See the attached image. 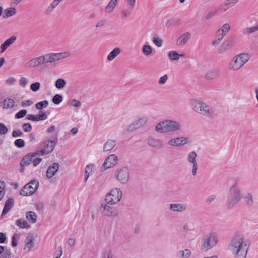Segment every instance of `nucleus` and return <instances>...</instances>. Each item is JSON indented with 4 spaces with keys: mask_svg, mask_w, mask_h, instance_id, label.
Listing matches in <instances>:
<instances>
[{
    "mask_svg": "<svg viewBox=\"0 0 258 258\" xmlns=\"http://www.w3.org/2000/svg\"><path fill=\"white\" fill-rule=\"evenodd\" d=\"M229 248L234 258H246L248 246L243 235L235 234L230 243Z\"/></svg>",
    "mask_w": 258,
    "mask_h": 258,
    "instance_id": "f257e3e1",
    "label": "nucleus"
},
{
    "mask_svg": "<svg viewBox=\"0 0 258 258\" xmlns=\"http://www.w3.org/2000/svg\"><path fill=\"white\" fill-rule=\"evenodd\" d=\"M93 165L90 164L88 165L85 168V181H87L90 175H91L92 172Z\"/></svg>",
    "mask_w": 258,
    "mask_h": 258,
    "instance_id": "58836bf2",
    "label": "nucleus"
},
{
    "mask_svg": "<svg viewBox=\"0 0 258 258\" xmlns=\"http://www.w3.org/2000/svg\"><path fill=\"white\" fill-rule=\"evenodd\" d=\"M54 149L53 146H44V148L36 151L34 154L36 155H45L52 152Z\"/></svg>",
    "mask_w": 258,
    "mask_h": 258,
    "instance_id": "bb28decb",
    "label": "nucleus"
},
{
    "mask_svg": "<svg viewBox=\"0 0 258 258\" xmlns=\"http://www.w3.org/2000/svg\"><path fill=\"white\" fill-rule=\"evenodd\" d=\"M34 246V238L32 235L26 237L25 241V246L24 249H27V251H30Z\"/></svg>",
    "mask_w": 258,
    "mask_h": 258,
    "instance_id": "a878e982",
    "label": "nucleus"
},
{
    "mask_svg": "<svg viewBox=\"0 0 258 258\" xmlns=\"http://www.w3.org/2000/svg\"><path fill=\"white\" fill-rule=\"evenodd\" d=\"M146 122L147 119L144 118L135 120L129 125L128 131L130 132H133V131L138 129L144 126Z\"/></svg>",
    "mask_w": 258,
    "mask_h": 258,
    "instance_id": "f3484780",
    "label": "nucleus"
},
{
    "mask_svg": "<svg viewBox=\"0 0 258 258\" xmlns=\"http://www.w3.org/2000/svg\"><path fill=\"white\" fill-rule=\"evenodd\" d=\"M40 87V83L39 82H35L31 84L30 86V89L32 91L36 92L38 91Z\"/></svg>",
    "mask_w": 258,
    "mask_h": 258,
    "instance_id": "8fccbe9b",
    "label": "nucleus"
},
{
    "mask_svg": "<svg viewBox=\"0 0 258 258\" xmlns=\"http://www.w3.org/2000/svg\"><path fill=\"white\" fill-rule=\"evenodd\" d=\"M17 39V37L15 35L12 36L10 38L5 41L1 45V53H4L6 50L12 44H13Z\"/></svg>",
    "mask_w": 258,
    "mask_h": 258,
    "instance_id": "a211bd4d",
    "label": "nucleus"
},
{
    "mask_svg": "<svg viewBox=\"0 0 258 258\" xmlns=\"http://www.w3.org/2000/svg\"><path fill=\"white\" fill-rule=\"evenodd\" d=\"M8 132V128L4 124L0 123V134H5Z\"/></svg>",
    "mask_w": 258,
    "mask_h": 258,
    "instance_id": "bf43d9fd",
    "label": "nucleus"
},
{
    "mask_svg": "<svg viewBox=\"0 0 258 258\" xmlns=\"http://www.w3.org/2000/svg\"><path fill=\"white\" fill-rule=\"evenodd\" d=\"M26 217L29 222L35 223L36 222L37 216L34 212L29 211L26 213Z\"/></svg>",
    "mask_w": 258,
    "mask_h": 258,
    "instance_id": "c756f323",
    "label": "nucleus"
},
{
    "mask_svg": "<svg viewBox=\"0 0 258 258\" xmlns=\"http://www.w3.org/2000/svg\"><path fill=\"white\" fill-rule=\"evenodd\" d=\"M230 46L229 43L228 42L225 41L220 45V47L218 50V52L219 54H223L225 51L230 49Z\"/></svg>",
    "mask_w": 258,
    "mask_h": 258,
    "instance_id": "2f4dec72",
    "label": "nucleus"
},
{
    "mask_svg": "<svg viewBox=\"0 0 258 258\" xmlns=\"http://www.w3.org/2000/svg\"><path fill=\"white\" fill-rule=\"evenodd\" d=\"M162 142L158 139H151L148 141V145H161Z\"/></svg>",
    "mask_w": 258,
    "mask_h": 258,
    "instance_id": "de8ad7c7",
    "label": "nucleus"
},
{
    "mask_svg": "<svg viewBox=\"0 0 258 258\" xmlns=\"http://www.w3.org/2000/svg\"><path fill=\"white\" fill-rule=\"evenodd\" d=\"M39 182L34 180L25 185L20 190V194L22 196H29L34 194L39 186Z\"/></svg>",
    "mask_w": 258,
    "mask_h": 258,
    "instance_id": "1a4fd4ad",
    "label": "nucleus"
},
{
    "mask_svg": "<svg viewBox=\"0 0 258 258\" xmlns=\"http://www.w3.org/2000/svg\"><path fill=\"white\" fill-rule=\"evenodd\" d=\"M244 200L248 206H252L253 205L252 195L250 193L246 194L244 196Z\"/></svg>",
    "mask_w": 258,
    "mask_h": 258,
    "instance_id": "72a5a7b5",
    "label": "nucleus"
},
{
    "mask_svg": "<svg viewBox=\"0 0 258 258\" xmlns=\"http://www.w3.org/2000/svg\"><path fill=\"white\" fill-rule=\"evenodd\" d=\"M49 102L47 100H43L38 102L35 105V107L37 109L41 110L43 108H45L48 106Z\"/></svg>",
    "mask_w": 258,
    "mask_h": 258,
    "instance_id": "ea45409f",
    "label": "nucleus"
},
{
    "mask_svg": "<svg viewBox=\"0 0 258 258\" xmlns=\"http://www.w3.org/2000/svg\"><path fill=\"white\" fill-rule=\"evenodd\" d=\"M179 21V20H177V19L172 18L170 20H168L166 22L165 25L167 27H170L176 24H178Z\"/></svg>",
    "mask_w": 258,
    "mask_h": 258,
    "instance_id": "09e8293b",
    "label": "nucleus"
},
{
    "mask_svg": "<svg viewBox=\"0 0 258 258\" xmlns=\"http://www.w3.org/2000/svg\"><path fill=\"white\" fill-rule=\"evenodd\" d=\"M230 29V25L228 23L224 24L218 30L221 32V36L224 38Z\"/></svg>",
    "mask_w": 258,
    "mask_h": 258,
    "instance_id": "c9c22d12",
    "label": "nucleus"
},
{
    "mask_svg": "<svg viewBox=\"0 0 258 258\" xmlns=\"http://www.w3.org/2000/svg\"><path fill=\"white\" fill-rule=\"evenodd\" d=\"M114 176L121 184H126L130 179L129 170L126 167L121 168L115 172Z\"/></svg>",
    "mask_w": 258,
    "mask_h": 258,
    "instance_id": "9b49d317",
    "label": "nucleus"
},
{
    "mask_svg": "<svg viewBox=\"0 0 258 258\" xmlns=\"http://www.w3.org/2000/svg\"><path fill=\"white\" fill-rule=\"evenodd\" d=\"M57 137L55 135L52 137L51 139H48L43 142V145H49V143L51 144V145H55L58 143L57 142Z\"/></svg>",
    "mask_w": 258,
    "mask_h": 258,
    "instance_id": "4c0bfd02",
    "label": "nucleus"
},
{
    "mask_svg": "<svg viewBox=\"0 0 258 258\" xmlns=\"http://www.w3.org/2000/svg\"><path fill=\"white\" fill-rule=\"evenodd\" d=\"M5 194V183L4 182H0V200H1L3 198Z\"/></svg>",
    "mask_w": 258,
    "mask_h": 258,
    "instance_id": "603ef678",
    "label": "nucleus"
},
{
    "mask_svg": "<svg viewBox=\"0 0 258 258\" xmlns=\"http://www.w3.org/2000/svg\"><path fill=\"white\" fill-rule=\"evenodd\" d=\"M249 57L247 54H240L232 59L229 64V69L236 71L244 66L249 60Z\"/></svg>",
    "mask_w": 258,
    "mask_h": 258,
    "instance_id": "39448f33",
    "label": "nucleus"
},
{
    "mask_svg": "<svg viewBox=\"0 0 258 258\" xmlns=\"http://www.w3.org/2000/svg\"><path fill=\"white\" fill-rule=\"evenodd\" d=\"M183 231L186 233V235H189L192 233L193 231L191 224L186 223L183 227Z\"/></svg>",
    "mask_w": 258,
    "mask_h": 258,
    "instance_id": "37998d69",
    "label": "nucleus"
},
{
    "mask_svg": "<svg viewBox=\"0 0 258 258\" xmlns=\"http://www.w3.org/2000/svg\"><path fill=\"white\" fill-rule=\"evenodd\" d=\"M117 157L114 154L109 155L105 160L103 165L102 169L103 170L108 169L117 163Z\"/></svg>",
    "mask_w": 258,
    "mask_h": 258,
    "instance_id": "ddd939ff",
    "label": "nucleus"
},
{
    "mask_svg": "<svg viewBox=\"0 0 258 258\" xmlns=\"http://www.w3.org/2000/svg\"><path fill=\"white\" fill-rule=\"evenodd\" d=\"M191 34L189 32H186L180 35L177 39L176 44L178 46H182L184 45L189 39Z\"/></svg>",
    "mask_w": 258,
    "mask_h": 258,
    "instance_id": "aec40b11",
    "label": "nucleus"
},
{
    "mask_svg": "<svg viewBox=\"0 0 258 258\" xmlns=\"http://www.w3.org/2000/svg\"><path fill=\"white\" fill-rule=\"evenodd\" d=\"M168 79L167 75H164L161 77L159 80L158 83L160 85L164 84Z\"/></svg>",
    "mask_w": 258,
    "mask_h": 258,
    "instance_id": "4d7b16f0",
    "label": "nucleus"
},
{
    "mask_svg": "<svg viewBox=\"0 0 258 258\" xmlns=\"http://www.w3.org/2000/svg\"><path fill=\"white\" fill-rule=\"evenodd\" d=\"M142 51L146 56H149L152 52V48L150 45H144L142 47Z\"/></svg>",
    "mask_w": 258,
    "mask_h": 258,
    "instance_id": "a19ab883",
    "label": "nucleus"
},
{
    "mask_svg": "<svg viewBox=\"0 0 258 258\" xmlns=\"http://www.w3.org/2000/svg\"><path fill=\"white\" fill-rule=\"evenodd\" d=\"M216 196L215 195H210L207 198V199L206 200V202L208 204H210L212 203V202L213 201H214L216 199Z\"/></svg>",
    "mask_w": 258,
    "mask_h": 258,
    "instance_id": "680f3d73",
    "label": "nucleus"
},
{
    "mask_svg": "<svg viewBox=\"0 0 258 258\" xmlns=\"http://www.w3.org/2000/svg\"><path fill=\"white\" fill-rule=\"evenodd\" d=\"M238 0H227L224 4V6H227L228 8H230L234 6L238 2Z\"/></svg>",
    "mask_w": 258,
    "mask_h": 258,
    "instance_id": "864d4df0",
    "label": "nucleus"
},
{
    "mask_svg": "<svg viewBox=\"0 0 258 258\" xmlns=\"http://www.w3.org/2000/svg\"><path fill=\"white\" fill-rule=\"evenodd\" d=\"M117 3V0H111L105 8V11L109 13L112 11Z\"/></svg>",
    "mask_w": 258,
    "mask_h": 258,
    "instance_id": "e433bc0d",
    "label": "nucleus"
},
{
    "mask_svg": "<svg viewBox=\"0 0 258 258\" xmlns=\"http://www.w3.org/2000/svg\"><path fill=\"white\" fill-rule=\"evenodd\" d=\"M191 251L187 248L179 250L176 254L178 258H189L191 255Z\"/></svg>",
    "mask_w": 258,
    "mask_h": 258,
    "instance_id": "5701e85b",
    "label": "nucleus"
},
{
    "mask_svg": "<svg viewBox=\"0 0 258 258\" xmlns=\"http://www.w3.org/2000/svg\"><path fill=\"white\" fill-rule=\"evenodd\" d=\"M153 42L158 47L162 46V40L159 37H154L153 38Z\"/></svg>",
    "mask_w": 258,
    "mask_h": 258,
    "instance_id": "5fc2aeb1",
    "label": "nucleus"
},
{
    "mask_svg": "<svg viewBox=\"0 0 258 258\" xmlns=\"http://www.w3.org/2000/svg\"><path fill=\"white\" fill-rule=\"evenodd\" d=\"M47 118V115L45 112L39 111L38 115L28 114L26 115V119L33 121H38L45 120Z\"/></svg>",
    "mask_w": 258,
    "mask_h": 258,
    "instance_id": "2eb2a0df",
    "label": "nucleus"
},
{
    "mask_svg": "<svg viewBox=\"0 0 258 258\" xmlns=\"http://www.w3.org/2000/svg\"><path fill=\"white\" fill-rule=\"evenodd\" d=\"M169 210L174 212L182 213L186 211V205L181 203H171L169 205Z\"/></svg>",
    "mask_w": 258,
    "mask_h": 258,
    "instance_id": "dca6fc26",
    "label": "nucleus"
},
{
    "mask_svg": "<svg viewBox=\"0 0 258 258\" xmlns=\"http://www.w3.org/2000/svg\"><path fill=\"white\" fill-rule=\"evenodd\" d=\"M32 160L34 167L37 166L42 161V159L40 158H33Z\"/></svg>",
    "mask_w": 258,
    "mask_h": 258,
    "instance_id": "e2e57ef3",
    "label": "nucleus"
},
{
    "mask_svg": "<svg viewBox=\"0 0 258 258\" xmlns=\"http://www.w3.org/2000/svg\"><path fill=\"white\" fill-rule=\"evenodd\" d=\"M16 224L19 228L22 229H27L30 227V225L28 224V222L22 218L19 219L16 221Z\"/></svg>",
    "mask_w": 258,
    "mask_h": 258,
    "instance_id": "c85d7f7f",
    "label": "nucleus"
},
{
    "mask_svg": "<svg viewBox=\"0 0 258 258\" xmlns=\"http://www.w3.org/2000/svg\"><path fill=\"white\" fill-rule=\"evenodd\" d=\"M70 54L68 52L52 53L43 56L44 63H50L51 67H54L59 60L67 58Z\"/></svg>",
    "mask_w": 258,
    "mask_h": 258,
    "instance_id": "0eeeda50",
    "label": "nucleus"
},
{
    "mask_svg": "<svg viewBox=\"0 0 258 258\" xmlns=\"http://www.w3.org/2000/svg\"><path fill=\"white\" fill-rule=\"evenodd\" d=\"M66 84V81L63 79H58L55 82V86L57 89H61L64 88Z\"/></svg>",
    "mask_w": 258,
    "mask_h": 258,
    "instance_id": "79ce46f5",
    "label": "nucleus"
},
{
    "mask_svg": "<svg viewBox=\"0 0 258 258\" xmlns=\"http://www.w3.org/2000/svg\"><path fill=\"white\" fill-rule=\"evenodd\" d=\"M62 96L60 94H56L54 95L52 99L54 104L58 105L62 101Z\"/></svg>",
    "mask_w": 258,
    "mask_h": 258,
    "instance_id": "c03bdc74",
    "label": "nucleus"
},
{
    "mask_svg": "<svg viewBox=\"0 0 258 258\" xmlns=\"http://www.w3.org/2000/svg\"><path fill=\"white\" fill-rule=\"evenodd\" d=\"M223 39V37H222V36H221L220 37L216 38V40H214L212 42V45L215 46L218 45V44H219V43L221 42V41Z\"/></svg>",
    "mask_w": 258,
    "mask_h": 258,
    "instance_id": "69168bd1",
    "label": "nucleus"
},
{
    "mask_svg": "<svg viewBox=\"0 0 258 258\" xmlns=\"http://www.w3.org/2000/svg\"><path fill=\"white\" fill-rule=\"evenodd\" d=\"M27 110L25 109H22L19 111L15 115V118L16 119H20L24 117L27 114Z\"/></svg>",
    "mask_w": 258,
    "mask_h": 258,
    "instance_id": "49530a36",
    "label": "nucleus"
},
{
    "mask_svg": "<svg viewBox=\"0 0 258 258\" xmlns=\"http://www.w3.org/2000/svg\"><path fill=\"white\" fill-rule=\"evenodd\" d=\"M258 31V27L257 25L250 28H246L244 30V33L249 34Z\"/></svg>",
    "mask_w": 258,
    "mask_h": 258,
    "instance_id": "a18cd8bd",
    "label": "nucleus"
},
{
    "mask_svg": "<svg viewBox=\"0 0 258 258\" xmlns=\"http://www.w3.org/2000/svg\"><path fill=\"white\" fill-rule=\"evenodd\" d=\"M44 63L43 56H40L37 58H35L31 59L29 62V67H38L42 64Z\"/></svg>",
    "mask_w": 258,
    "mask_h": 258,
    "instance_id": "393cba45",
    "label": "nucleus"
},
{
    "mask_svg": "<svg viewBox=\"0 0 258 258\" xmlns=\"http://www.w3.org/2000/svg\"><path fill=\"white\" fill-rule=\"evenodd\" d=\"M36 209L38 211H42L44 207V204L42 202H38L35 204Z\"/></svg>",
    "mask_w": 258,
    "mask_h": 258,
    "instance_id": "6e6d98bb",
    "label": "nucleus"
},
{
    "mask_svg": "<svg viewBox=\"0 0 258 258\" xmlns=\"http://www.w3.org/2000/svg\"><path fill=\"white\" fill-rule=\"evenodd\" d=\"M191 143V140L190 138L180 137L170 139L168 144L169 145H184Z\"/></svg>",
    "mask_w": 258,
    "mask_h": 258,
    "instance_id": "f8f14e48",
    "label": "nucleus"
},
{
    "mask_svg": "<svg viewBox=\"0 0 258 258\" xmlns=\"http://www.w3.org/2000/svg\"><path fill=\"white\" fill-rule=\"evenodd\" d=\"M120 53V49L119 48L114 49L108 55V61H112Z\"/></svg>",
    "mask_w": 258,
    "mask_h": 258,
    "instance_id": "473e14b6",
    "label": "nucleus"
},
{
    "mask_svg": "<svg viewBox=\"0 0 258 258\" xmlns=\"http://www.w3.org/2000/svg\"><path fill=\"white\" fill-rule=\"evenodd\" d=\"M28 81L25 77H22L20 80V85L24 87L27 85Z\"/></svg>",
    "mask_w": 258,
    "mask_h": 258,
    "instance_id": "0e129e2a",
    "label": "nucleus"
},
{
    "mask_svg": "<svg viewBox=\"0 0 258 258\" xmlns=\"http://www.w3.org/2000/svg\"><path fill=\"white\" fill-rule=\"evenodd\" d=\"M192 108L196 112L203 116L210 118L213 116L214 113L213 110L203 102L200 101H195L192 104Z\"/></svg>",
    "mask_w": 258,
    "mask_h": 258,
    "instance_id": "423d86ee",
    "label": "nucleus"
},
{
    "mask_svg": "<svg viewBox=\"0 0 258 258\" xmlns=\"http://www.w3.org/2000/svg\"><path fill=\"white\" fill-rule=\"evenodd\" d=\"M36 156V155L34 153L32 154H27L25 155L22 159L21 162V165L27 166L30 164L34 157Z\"/></svg>",
    "mask_w": 258,
    "mask_h": 258,
    "instance_id": "b1692460",
    "label": "nucleus"
},
{
    "mask_svg": "<svg viewBox=\"0 0 258 258\" xmlns=\"http://www.w3.org/2000/svg\"><path fill=\"white\" fill-rule=\"evenodd\" d=\"M71 105L75 107H80L81 106V102L76 99H73L71 102Z\"/></svg>",
    "mask_w": 258,
    "mask_h": 258,
    "instance_id": "338daca9",
    "label": "nucleus"
},
{
    "mask_svg": "<svg viewBox=\"0 0 258 258\" xmlns=\"http://www.w3.org/2000/svg\"><path fill=\"white\" fill-rule=\"evenodd\" d=\"M197 154L194 152L192 151L188 154L187 160L189 163L193 164L192 168V174L194 176H196L197 174V171L198 170V164L196 161Z\"/></svg>",
    "mask_w": 258,
    "mask_h": 258,
    "instance_id": "4468645a",
    "label": "nucleus"
},
{
    "mask_svg": "<svg viewBox=\"0 0 258 258\" xmlns=\"http://www.w3.org/2000/svg\"><path fill=\"white\" fill-rule=\"evenodd\" d=\"M33 103V101L30 100H27L21 102V106L23 107L30 106Z\"/></svg>",
    "mask_w": 258,
    "mask_h": 258,
    "instance_id": "13d9d810",
    "label": "nucleus"
},
{
    "mask_svg": "<svg viewBox=\"0 0 258 258\" xmlns=\"http://www.w3.org/2000/svg\"><path fill=\"white\" fill-rule=\"evenodd\" d=\"M2 103L3 104L2 106H3V108H9L14 107L15 101L12 99L8 98L7 99H5Z\"/></svg>",
    "mask_w": 258,
    "mask_h": 258,
    "instance_id": "7c9ffc66",
    "label": "nucleus"
},
{
    "mask_svg": "<svg viewBox=\"0 0 258 258\" xmlns=\"http://www.w3.org/2000/svg\"><path fill=\"white\" fill-rule=\"evenodd\" d=\"M59 164L57 163H54L51 164L47 169L46 171V176L48 178H51L55 175L59 169Z\"/></svg>",
    "mask_w": 258,
    "mask_h": 258,
    "instance_id": "6ab92c4d",
    "label": "nucleus"
},
{
    "mask_svg": "<svg viewBox=\"0 0 258 258\" xmlns=\"http://www.w3.org/2000/svg\"><path fill=\"white\" fill-rule=\"evenodd\" d=\"M108 203H102L101 204L100 210L102 214L106 217H116L119 215V211L115 207H111Z\"/></svg>",
    "mask_w": 258,
    "mask_h": 258,
    "instance_id": "9d476101",
    "label": "nucleus"
},
{
    "mask_svg": "<svg viewBox=\"0 0 258 258\" xmlns=\"http://www.w3.org/2000/svg\"><path fill=\"white\" fill-rule=\"evenodd\" d=\"M14 205V200L10 198L5 202L4 207L3 209L1 216H3L6 214L12 208Z\"/></svg>",
    "mask_w": 258,
    "mask_h": 258,
    "instance_id": "412c9836",
    "label": "nucleus"
},
{
    "mask_svg": "<svg viewBox=\"0 0 258 258\" xmlns=\"http://www.w3.org/2000/svg\"><path fill=\"white\" fill-rule=\"evenodd\" d=\"M16 13V9L13 7H10L4 10L2 16L4 18H7L13 16Z\"/></svg>",
    "mask_w": 258,
    "mask_h": 258,
    "instance_id": "cd10ccee",
    "label": "nucleus"
},
{
    "mask_svg": "<svg viewBox=\"0 0 258 258\" xmlns=\"http://www.w3.org/2000/svg\"><path fill=\"white\" fill-rule=\"evenodd\" d=\"M181 127V124L178 122L166 119L157 123L155 131L159 133H166L179 131Z\"/></svg>",
    "mask_w": 258,
    "mask_h": 258,
    "instance_id": "f03ea898",
    "label": "nucleus"
},
{
    "mask_svg": "<svg viewBox=\"0 0 258 258\" xmlns=\"http://www.w3.org/2000/svg\"><path fill=\"white\" fill-rule=\"evenodd\" d=\"M23 131L25 132H29L32 130V126L29 123H24L22 125Z\"/></svg>",
    "mask_w": 258,
    "mask_h": 258,
    "instance_id": "3c124183",
    "label": "nucleus"
},
{
    "mask_svg": "<svg viewBox=\"0 0 258 258\" xmlns=\"http://www.w3.org/2000/svg\"><path fill=\"white\" fill-rule=\"evenodd\" d=\"M219 71L217 69L211 70L207 72L205 77L207 80H211L219 76Z\"/></svg>",
    "mask_w": 258,
    "mask_h": 258,
    "instance_id": "4be33fe9",
    "label": "nucleus"
},
{
    "mask_svg": "<svg viewBox=\"0 0 258 258\" xmlns=\"http://www.w3.org/2000/svg\"><path fill=\"white\" fill-rule=\"evenodd\" d=\"M23 133L20 130H14L12 132V136L13 137H17L22 136Z\"/></svg>",
    "mask_w": 258,
    "mask_h": 258,
    "instance_id": "052dcab7",
    "label": "nucleus"
},
{
    "mask_svg": "<svg viewBox=\"0 0 258 258\" xmlns=\"http://www.w3.org/2000/svg\"><path fill=\"white\" fill-rule=\"evenodd\" d=\"M218 242L217 233L210 232L205 234L202 238L201 249L207 251L216 246Z\"/></svg>",
    "mask_w": 258,
    "mask_h": 258,
    "instance_id": "7ed1b4c3",
    "label": "nucleus"
},
{
    "mask_svg": "<svg viewBox=\"0 0 258 258\" xmlns=\"http://www.w3.org/2000/svg\"><path fill=\"white\" fill-rule=\"evenodd\" d=\"M241 194L236 184L233 185L229 189L227 196V204L229 207H233L241 200Z\"/></svg>",
    "mask_w": 258,
    "mask_h": 258,
    "instance_id": "20e7f679",
    "label": "nucleus"
},
{
    "mask_svg": "<svg viewBox=\"0 0 258 258\" xmlns=\"http://www.w3.org/2000/svg\"><path fill=\"white\" fill-rule=\"evenodd\" d=\"M121 197V190L119 188H115L105 196V201L109 204L115 205L120 201Z\"/></svg>",
    "mask_w": 258,
    "mask_h": 258,
    "instance_id": "6e6552de",
    "label": "nucleus"
},
{
    "mask_svg": "<svg viewBox=\"0 0 258 258\" xmlns=\"http://www.w3.org/2000/svg\"><path fill=\"white\" fill-rule=\"evenodd\" d=\"M11 254V252L10 250H6L3 254L2 256L3 258H10Z\"/></svg>",
    "mask_w": 258,
    "mask_h": 258,
    "instance_id": "774afa93",
    "label": "nucleus"
},
{
    "mask_svg": "<svg viewBox=\"0 0 258 258\" xmlns=\"http://www.w3.org/2000/svg\"><path fill=\"white\" fill-rule=\"evenodd\" d=\"M168 56L169 60L172 61L178 60L180 54L175 51H171L168 53Z\"/></svg>",
    "mask_w": 258,
    "mask_h": 258,
    "instance_id": "f704fd0d",
    "label": "nucleus"
}]
</instances>
